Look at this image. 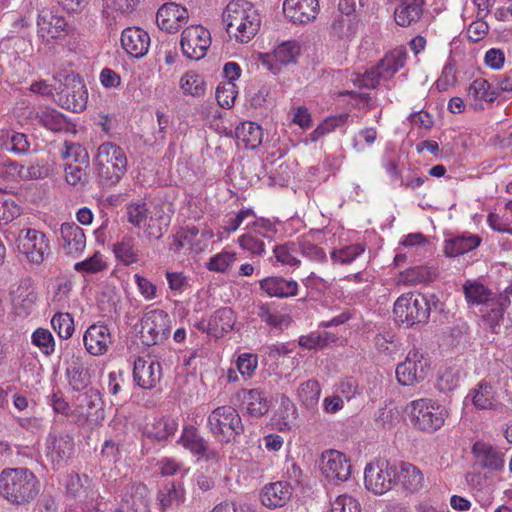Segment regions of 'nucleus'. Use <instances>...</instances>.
<instances>
[{
	"mask_svg": "<svg viewBox=\"0 0 512 512\" xmlns=\"http://www.w3.org/2000/svg\"><path fill=\"white\" fill-rule=\"evenodd\" d=\"M223 23L231 38L248 43L261 26V18L254 5L246 0H232L223 11Z\"/></svg>",
	"mask_w": 512,
	"mask_h": 512,
	"instance_id": "1",
	"label": "nucleus"
},
{
	"mask_svg": "<svg viewBox=\"0 0 512 512\" xmlns=\"http://www.w3.org/2000/svg\"><path fill=\"white\" fill-rule=\"evenodd\" d=\"M39 493V481L27 468H5L0 473V496L13 505H26Z\"/></svg>",
	"mask_w": 512,
	"mask_h": 512,
	"instance_id": "2",
	"label": "nucleus"
},
{
	"mask_svg": "<svg viewBox=\"0 0 512 512\" xmlns=\"http://www.w3.org/2000/svg\"><path fill=\"white\" fill-rule=\"evenodd\" d=\"M99 183L102 186L116 185L127 171L128 160L124 150L115 143L104 142L93 159Z\"/></svg>",
	"mask_w": 512,
	"mask_h": 512,
	"instance_id": "3",
	"label": "nucleus"
},
{
	"mask_svg": "<svg viewBox=\"0 0 512 512\" xmlns=\"http://www.w3.org/2000/svg\"><path fill=\"white\" fill-rule=\"evenodd\" d=\"M207 426L214 438L221 443L235 441L244 432L238 411L229 405L216 407L208 416Z\"/></svg>",
	"mask_w": 512,
	"mask_h": 512,
	"instance_id": "4",
	"label": "nucleus"
},
{
	"mask_svg": "<svg viewBox=\"0 0 512 512\" xmlns=\"http://www.w3.org/2000/svg\"><path fill=\"white\" fill-rule=\"evenodd\" d=\"M393 313L396 321L407 327L425 324L430 316L429 301L424 295L406 293L395 301Z\"/></svg>",
	"mask_w": 512,
	"mask_h": 512,
	"instance_id": "5",
	"label": "nucleus"
},
{
	"mask_svg": "<svg viewBox=\"0 0 512 512\" xmlns=\"http://www.w3.org/2000/svg\"><path fill=\"white\" fill-rule=\"evenodd\" d=\"M413 426L424 432H434L440 429L445 421V408L431 399L421 398L409 404Z\"/></svg>",
	"mask_w": 512,
	"mask_h": 512,
	"instance_id": "6",
	"label": "nucleus"
},
{
	"mask_svg": "<svg viewBox=\"0 0 512 512\" xmlns=\"http://www.w3.org/2000/svg\"><path fill=\"white\" fill-rule=\"evenodd\" d=\"M171 331V318L161 309L150 310L141 318L140 339L146 346L163 343Z\"/></svg>",
	"mask_w": 512,
	"mask_h": 512,
	"instance_id": "7",
	"label": "nucleus"
},
{
	"mask_svg": "<svg viewBox=\"0 0 512 512\" xmlns=\"http://www.w3.org/2000/svg\"><path fill=\"white\" fill-rule=\"evenodd\" d=\"M396 469V463L385 459L367 464L364 471L365 487L378 495L386 493L397 483Z\"/></svg>",
	"mask_w": 512,
	"mask_h": 512,
	"instance_id": "8",
	"label": "nucleus"
},
{
	"mask_svg": "<svg viewBox=\"0 0 512 512\" xmlns=\"http://www.w3.org/2000/svg\"><path fill=\"white\" fill-rule=\"evenodd\" d=\"M429 360L417 349L408 352L405 360L396 367V377L403 386L422 382L429 374Z\"/></svg>",
	"mask_w": 512,
	"mask_h": 512,
	"instance_id": "9",
	"label": "nucleus"
},
{
	"mask_svg": "<svg viewBox=\"0 0 512 512\" xmlns=\"http://www.w3.org/2000/svg\"><path fill=\"white\" fill-rule=\"evenodd\" d=\"M88 93L82 80L76 75H67L63 88L57 93L58 104L69 111L81 112L85 109Z\"/></svg>",
	"mask_w": 512,
	"mask_h": 512,
	"instance_id": "10",
	"label": "nucleus"
},
{
	"mask_svg": "<svg viewBox=\"0 0 512 512\" xmlns=\"http://www.w3.org/2000/svg\"><path fill=\"white\" fill-rule=\"evenodd\" d=\"M210 44V32L201 25L189 26L182 32L180 45L183 55L188 59H202Z\"/></svg>",
	"mask_w": 512,
	"mask_h": 512,
	"instance_id": "11",
	"label": "nucleus"
},
{
	"mask_svg": "<svg viewBox=\"0 0 512 512\" xmlns=\"http://www.w3.org/2000/svg\"><path fill=\"white\" fill-rule=\"evenodd\" d=\"M17 250L34 264H40L49 249L46 236L36 229H22L17 237Z\"/></svg>",
	"mask_w": 512,
	"mask_h": 512,
	"instance_id": "12",
	"label": "nucleus"
},
{
	"mask_svg": "<svg viewBox=\"0 0 512 512\" xmlns=\"http://www.w3.org/2000/svg\"><path fill=\"white\" fill-rule=\"evenodd\" d=\"M72 31L63 16L54 13L51 10L43 9L37 17V36L45 43L52 40L61 39Z\"/></svg>",
	"mask_w": 512,
	"mask_h": 512,
	"instance_id": "13",
	"label": "nucleus"
},
{
	"mask_svg": "<svg viewBox=\"0 0 512 512\" xmlns=\"http://www.w3.org/2000/svg\"><path fill=\"white\" fill-rule=\"evenodd\" d=\"M126 216L130 224L143 229L150 239H160L163 236L162 227L157 224L158 219L149 216V210L145 202H132L126 206Z\"/></svg>",
	"mask_w": 512,
	"mask_h": 512,
	"instance_id": "14",
	"label": "nucleus"
},
{
	"mask_svg": "<svg viewBox=\"0 0 512 512\" xmlns=\"http://www.w3.org/2000/svg\"><path fill=\"white\" fill-rule=\"evenodd\" d=\"M74 440L67 433L51 431L46 439L45 454L54 468H60L74 453Z\"/></svg>",
	"mask_w": 512,
	"mask_h": 512,
	"instance_id": "15",
	"label": "nucleus"
},
{
	"mask_svg": "<svg viewBox=\"0 0 512 512\" xmlns=\"http://www.w3.org/2000/svg\"><path fill=\"white\" fill-rule=\"evenodd\" d=\"M300 55V46L296 41H285L279 44L272 54L261 55L260 61L264 68L277 74L282 66L295 63Z\"/></svg>",
	"mask_w": 512,
	"mask_h": 512,
	"instance_id": "16",
	"label": "nucleus"
},
{
	"mask_svg": "<svg viewBox=\"0 0 512 512\" xmlns=\"http://www.w3.org/2000/svg\"><path fill=\"white\" fill-rule=\"evenodd\" d=\"M236 323V315L229 307L216 310L208 319H202L195 327L214 337H222L230 332Z\"/></svg>",
	"mask_w": 512,
	"mask_h": 512,
	"instance_id": "17",
	"label": "nucleus"
},
{
	"mask_svg": "<svg viewBox=\"0 0 512 512\" xmlns=\"http://www.w3.org/2000/svg\"><path fill=\"white\" fill-rule=\"evenodd\" d=\"M321 471L329 480L346 481L351 474L350 460L339 451L327 450L322 453Z\"/></svg>",
	"mask_w": 512,
	"mask_h": 512,
	"instance_id": "18",
	"label": "nucleus"
},
{
	"mask_svg": "<svg viewBox=\"0 0 512 512\" xmlns=\"http://www.w3.org/2000/svg\"><path fill=\"white\" fill-rule=\"evenodd\" d=\"M188 17L185 7L175 2H167L158 9L156 21L161 30L172 33L178 31L182 24L187 22Z\"/></svg>",
	"mask_w": 512,
	"mask_h": 512,
	"instance_id": "19",
	"label": "nucleus"
},
{
	"mask_svg": "<svg viewBox=\"0 0 512 512\" xmlns=\"http://www.w3.org/2000/svg\"><path fill=\"white\" fill-rule=\"evenodd\" d=\"M283 12L291 22L305 24L316 18L319 3L318 0H285Z\"/></svg>",
	"mask_w": 512,
	"mask_h": 512,
	"instance_id": "20",
	"label": "nucleus"
},
{
	"mask_svg": "<svg viewBox=\"0 0 512 512\" xmlns=\"http://www.w3.org/2000/svg\"><path fill=\"white\" fill-rule=\"evenodd\" d=\"M162 378L159 362L138 358L134 362L133 380L142 389H153Z\"/></svg>",
	"mask_w": 512,
	"mask_h": 512,
	"instance_id": "21",
	"label": "nucleus"
},
{
	"mask_svg": "<svg viewBox=\"0 0 512 512\" xmlns=\"http://www.w3.org/2000/svg\"><path fill=\"white\" fill-rule=\"evenodd\" d=\"M121 44L132 57L141 58L150 46L149 34L139 27H128L122 31Z\"/></svg>",
	"mask_w": 512,
	"mask_h": 512,
	"instance_id": "22",
	"label": "nucleus"
},
{
	"mask_svg": "<svg viewBox=\"0 0 512 512\" xmlns=\"http://www.w3.org/2000/svg\"><path fill=\"white\" fill-rule=\"evenodd\" d=\"M61 246L66 254L78 256L86 247V236L75 223H63L59 229Z\"/></svg>",
	"mask_w": 512,
	"mask_h": 512,
	"instance_id": "23",
	"label": "nucleus"
},
{
	"mask_svg": "<svg viewBox=\"0 0 512 512\" xmlns=\"http://www.w3.org/2000/svg\"><path fill=\"white\" fill-rule=\"evenodd\" d=\"M83 341L85 348L91 355H102L111 344L109 328L104 324H93L84 333Z\"/></svg>",
	"mask_w": 512,
	"mask_h": 512,
	"instance_id": "24",
	"label": "nucleus"
},
{
	"mask_svg": "<svg viewBox=\"0 0 512 512\" xmlns=\"http://www.w3.org/2000/svg\"><path fill=\"white\" fill-rule=\"evenodd\" d=\"M80 415L87 421L103 418V401L98 389L90 388L76 398Z\"/></svg>",
	"mask_w": 512,
	"mask_h": 512,
	"instance_id": "25",
	"label": "nucleus"
},
{
	"mask_svg": "<svg viewBox=\"0 0 512 512\" xmlns=\"http://www.w3.org/2000/svg\"><path fill=\"white\" fill-rule=\"evenodd\" d=\"M292 487L286 481H277L264 486L260 494L261 503L269 508L283 507L291 498Z\"/></svg>",
	"mask_w": 512,
	"mask_h": 512,
	"instance_id": "26",
	"label": "nucleus"
},
{
	"mask_svg": "<svg viewBox=\"0 0 512 512\" xmlns=\"http://www.w3.org/2000/svg\"><path fill=\"white\" fill-rule=\"evenodd\" d=\"M498 93L491 89L490 83L484 78L475 79L467 89V101L474 111L484 109V102L492 103Z\"/></svg>",
	"mask_w": 512,
	"mask_h": 512,
	"instance_id": "27",
	"label": "nucleus"
},
{
	"mask_svg": "<svg viewBox=\"0 0 512 512\" xmlns=\"http://www.w3.org/2000/svg\"><path fill=\"white\" fill-rule=\"evenodd\" d=\"M260 289L269 297L288 298L296 296L299 285L295 280L279 276L266 277L259 281Z\"/></svg>",
	"mask_w": 512,
	"mask_h": 512,
	"instance_id": "28",
	"label": "nucleus"
},
{
	"mask_svg": "<svg viewBox=\"0 0 512 512\" xmlns=\"http://www.w3.org/2000/svg\"><path fill=\"white\" fill-rule=\"evenodd\" d=\"M397 483L409 492L416 493L424 487V476L420 469L409 462L396 463Z\"/></svg>",
	"mask_w": 512,
	"mask_h": 512,
	"instance_id": "29",
	"label": "nucleus"
},
{
	"mask_svg": "<svg viewBox=\"0 0 512 512\" xmlns=\"http://www.w3.org/2000/svg\"><path fill=\"white\" fill-rule=\"evenodd\" d=\"M339 11L331 24V33L333 36L342 40H351L357 32L358 19L352 12H343V3H339Z\"/></svg>",
	"mask_w": 512,
	"mask_h": 512,
	"instance_id": "30",
	"label": "nucleus"
},
{
	"mask_svg": "<svg viewBox=\"0 0 512 512\" xmlns=\"http://www.w3.org/2000/svg\"><path fill=\"white\" fill-rule=\"evenodd\" d=\"M472 450L482 468L491 471H500L504 468V454L497 448L477 442L473 445Z\"/></svg>",
	"mask_w": 512,
	"mask_h": 512,
	"instance_id": "31",
	"label": "nucleus"
},
{
	"mask_svg": "<svg viewBox=\"0 0 512 512\" xmlns=\"http://www.w3.org/2000/svg\"><path fill=\"white\" fill-rule=\"evenodd\" d=\"M0 148L17 156L25 155L30 150V142L26 134L15 130L0 131Z\"/></svg>",
	"mask_w": 512,
	"mask_h": 512,
	"instance_id": "32",
	"label": "nucleus"
},
{
	"mask_svg": "<svg viewBox=\"0 0 512 512\" xmlns=\"http://www.w3.org/2000/svg\"><path fill=\"white\" fill-rule=\"evenodd\" d=\"M424 0H401L394 11L395 21L402 27L418 21L423 12Z\"/></svg>",
	"mask_w": 512,
	"mask_h": 512,
	"instance_id": "33",
	"label": "nucleus"
},
{
	"mask_svg": "<svg viewBox=\"0 0 512 512\" xmlns=\"http://www.w3.org/2000/svg\"><path fill=\"white\" fill-rule=\"evenodd\" d=\"M407 58L405 48L398 47L388 52L377 64L383 80L391 79L395 73L404 67Z\"/></svg>",
	"mask_w": 512,
	"mask_h": 512,
	"instance_id": "34",
	"label": "nucleus"
},
{
	"mask_svg": "<svg viewBox=\"0 0 512 512\" xmlns=\"http://www.w3.org/2000/svg\"><path fill=\"white\" fill-rule=\"evenodd\" d=\"M465 299L471 305L487 306L498 294L492 293L484 284L475 280H467L463 284Z\"/></svg>",
	"mask_w": 512,
	"mask_h": 512,
	"instance_id": "35",
	"label": "nucleus"
},
{
	"mask_svg": "<svg viewBox=\"0 0 512 512\" xmlns=\"http://www.w3.org/2000/svg\"><path fill=\"white\" fill-rule=\"evenodd\" d=\"M480 243L479 236L463 234L445 242V254L449 257H457L476 249Z\"/></svg>",
	"mask_w": 512,
	"mask_h": 512,
	"instance_id": "36",
	"label": "nucleus"
},
{
	"mask_svg": "<svg viewBox=\"0 0 512 512\" xmlns=\"http://www.w3.org/2000/svg\"><path fill=\"white\" fill-rule=\"evenodd\" d=\"M438 271L433 266L419 265L413 266L400 274V282L405 285L415 286L428 283L436 279Z\"/></svg>",
	"mask_w": 512,
	"mask_h": 512,
	"instance_id": "37",
	"label": "nucleus"
},
{
	"mask_svg": "<svg viewBox=\"0 0 512 512\" xmlns=\"http://www.w3.org/2000/svg\"><path fill=\"white\" fill-rule=\"evenodd\" d=\"M184 499L185 491L180 484L171 483L164 485L157 493L161 512L179 506L184 502Z\"/></svg>",
	"mask_w": 512,
	"mask_h": 512,
	"instance_id": "38",
	"label": "nucleus"
},
{
	"mask_svg": "<svg viewBox=\"0 0 512 512\" xmlns=\"http://www.w3.org/2000/svg\"><path fill=\"white\" fill-rule=\"evenodd\" d=\"M66 376L68 383L72 390L83 391L91 383V369L84 363L76 361L73 362L66 369Z\"/></svg>",
	"mask_w": 512,
	"mask_h": 512,
	"instance_id": "39",
	"label": "nucleus"
},
{
	"mask_svg": "<svg viewBox=\"0 0 512 512\" xmlns=\"http://www.w3.org/2000/svg\"><path fill=\"white\" fill-rule=\"evenodd\" d=\"M129 496H126L125 503L129 512H151L149 508V490L146 485L132 484L128 488Z\"/></svg>",
	"mask_w": 512,
	"mask_h": 512,
	"instance_id": "40",
	"label": "nucleus"
},
{
	"mask_svg": "<svg viewBox=\"0 0 512 512\" xmlns=\"http://www.w3.org/2000/svg\"><path fill=\"white\" fill-rule=\"evenodd\" d=\"M235 135L245 148L255 149L262 143L263 131L258 124L247 121L236 127Z\"/></svg>",
	"mask_w": 512,
	"mask_h": 512,
	"instance_id": "41",
	"label": "nucleus"
},
{
	"mask_svg": "<svg viewBox=\"0 0 512 512\" xmlns=\"http://www.w3.org/2000/svg\"><path fill=\"white\" fill-rule=\"evenodd\" d=\"M242 403L247 414L253 418H260L269 410V402L266 396L257 389L245 391Z\"/></svg>",
	"mask_w": 512,
	"mask_h": 512,
	"instance_id": "42",
	"label": "nucleus"
},
{
	"mask_svg": "<svg viewBox=\"0 0 512 512\" xmlns=\"http://www.w3.org/2000/svg\"><path fill=\"white\" fill-rule=\"evenodd\" d=\"M257 316L271 328L283 330L287 328L292 319L288 314H282L273 309L267 303H261L257 306Z\"/></svg>",
	"mask_w": 512,
	"mask_h": 512,
	"instance_id": "43",
	"label": "nucleus"
},
{
	"mask_svg": "<svg viewBox=\"0 0 512 512\" xmlns=\"http://www.w3.org/2000/svg\"><path fill=\"white\" fill-rule=\"evenodd\" d=\"M179 443L194 455L199 456H204L208 447L207 442L192 425L184 427Z\"/></svg>",
	"mask_w": 512,
	"mask_h": 512,
	"instance_id": "44",
	"label": "nucleus"
},
{
	"mask_svg": "<svg viewBox=\"0 0 512 512\" xmlns=\"http://www.w3.org/2000/svg\"><path fill=\"white\" fill-rule=\"evenodd\" d=\"M113 252L115 257L126 266L139 261V254L135 249V239L131 236H124L120 241L115 243Z\"/></svg>",
	"mask_w": 512,
	"mask_h": 512,
	"instance_id": "45",
	"label": "nucleus"
},
{
	"mask_svg": "<svg viewBox=\"0 0 512 512\" xmlns=\"http://www.w3.org/2000/svg\"><path fill=\"white\" fill-rule=\"evenodd\" d=\"M473 405L480 410H492L496 407L493 387L490 383L481 381L471 391Z\"/></svg>",
	"mask_w": 512,
	"mask_h": 512,
	"instance_id": "46",
	"label": "nucleus"
},
{
	"mask_svg": "<svg viewBox=\"0 0 512 512\" xmlns=\"http://www.w3.org/2000/svg\"><path fill=\"white\" fill-rule=\"evenodd\" d=\"M37 294L28 286H19L12 299V304L18 315H28L34 307Z\"/></svg>",
	"mask_w": 512,
	"mask_h": 512,
	"instance_id": "47",
	"label": "nucleus"
},
{
	"mask_svg": "<svg viewBox=\"0 0 512 512\" xmlns=\"http://www.w3.org/2000/svg\"><path fill=\"white\" fill-rule=\"evenodd\" d=\"M509 305V296L500 293L492 302L485 306L487 311L484 314V318L493 330L503 319L504 312Z\"/></svg>",
	"mask_w": 512,
	"mask_h": 512,
	"instance_id": "48",
	"label": "nucleus"
},
{
	"mask_svg": "<svg viewBox=\"0 0 512 512\" xmlns=\"http://www.w3.org/2000/svg\"><path fill=\"white\" fill-rule=\"evenodd\" d=\"M297 394L307 409H314L319 402L321 387L318 381L310 379L300 384Z\"/></svg>",
	"mask_w": 512,
	"mask_h": 512,
	"instance_id": "49",
	"label": "nucleus"
},
{
	"mask_svg": "<svg viewBox=\"0 0 512 512\" xmlns=\"http://www.w3.org/2000/svg\"><path fill=\"white\" fill-rule=\"evenodd\" d=\"M177 422L170 418H160L147 428L146 435L158 441L167 439L177 430Z\"/></svg>",
	"mask_w": 512,
	"mask_h": 512,
	"instance_id": "50",
	"label": "nucleus"
},
{
	"mask_svg": "<svg viewBox=\"0 0 512 512\" xmlns=\"http://www.w3.org/2000/svg\"><path fill=\"white\" fill-rule=\"evenodd\" d=\"M40 123L47 129L60 132L68 129V121L66 117L59 111L47 108L38 115Z\"/></svg>",
	"mask_w": 512,
	"mask_h": 512,
	"instance_id": "51",
	"label": "nucleus"
},
{
	"mask_svg": "<svg viewBox=\"0 0 512 512\" xmlns=\"http://www.w3.org/2000/svg\"><path fill=\"white\" fill-rule=\"evenodd\" d=\"M180 87L184 94L193 97H200L205 93L204 79L193 71H188L181 77Z\"/></svg>",
	"mask_w": 512,
	"mask_h": 512,
	"instance_id": "52",
	"label": "nucleus"
},
{
	"mask_svg": "<svg viewBox=\"0 0 512 512\" xmlns=\"http://www.w3.org/2000/svg\"><path fill=\"white\" fill-rule=\"evenodd\" d=\"M297 245L301 255L308 260L317 263L326 261L327 256L323 248L315 244L308 236L298 239Z\"/></svg>",
	"mask_w": 512,
	"mask_h": 512,
	"instance_id": "53",
	"label": "nucleus"
},
{
	"mask_svg": "<svg viewBox=\"0 0 512 512\" xmlns=\"http://www.w3.org/2000/svg\"><path fill=\"white\" fill-rule=\"evenodd\" d=\"M51 325L58 336L65 340L72 337L75 330L74 319L70 313H56L51 319Z\"/></svg>",
	"mask_w": 512,
	"mask_h": 512,
	"instance_id": "54",
	"label": "nucleus"
},
{
	"mask_svg": "<svg viewBox=\"0 0 512 512\" xmlns=\"http://www.w3.org/2000/svg\"><path fill=\"white\" fill-rule=\"evenodd\" d=\"M348 118L349 115L346 113L326 117L311 133V139L316 141L325 134L334 131L337 127L343 126L347 122Z\"/></svg>",
	"mask_w": 512,
	"mask_h": 512,
	"instance_id": "55",
	"label": "nucleus"
},
{
	"mask_svg": "<svg viewBox=\"0 0 512 512\" xmlns=\"http://www.w3.org/2000/svg\"><path fill=\"white\" fill-rule=\"evenodd\" d=\"M297 247L294 242H287L275 246L273 252L276 260L283 265L299 266L300 260L297 257Z\"/></svg>",
	"mask_w": 512,
	"mask_h": 512,
	"instance_id": "56",
	"label": "nucleus"
},
{
	"mask_svg": "<svg viewBox=\"0 0 512 512\" xmlns=\"http://www.w3.org/2000/svg\"><path fill=\"white\" fill-rule=\"evenodd\" d=\"M365 251L363 244H352L331 252V259L339 264H350Z\"/></svg>",
	"mask_w": 512,
	"mask_h": 512,
	"instance_id": "57",
	"label": "nucleus"
},
{
	"mask_svg": "<svg viewBox=\"0 0 512 512\" xmlns=\"http://www.w3.org/2000/svg\"><path fill=\"white\" fill-rule=\"evenodd\" d=\"M89 479L86 475L69 474L65 481V488L68 495L77 498L86 495Z\"/></svg>",
	"mask_w": 512,
	"mask_h": 512,
	"instance_id": "58",
	"label": "nucleus"
},
{
	"mask_svg": "<svg viewBox=\"0 0 512 512\" xmlns=\"http://www.w3.org/2000/svg\"><path fill=\"white\" fill-rule=\"evenodd\" d=\"M32 343L47 356L55 350L54 337L48 329L38 328L32 334Z\"/></svg>",
	"mask_w": 512,
	"mask_h": 512,
	"instance_id": "59",
	"label": "nucleus"
},
{
	"mask_svg": "<svg viewBox=\"0 0 512 512\" xmlns=\"http://www.w3.org/2000/svg\"><path fill=\"white\" fill-rule=\"evenodd\" d=\"M238 243L243 250H246L254 255L259 256L265 252L264 241L252 230L240 236Z\"/></svg>",
	"mask_w": 512,
	"mask_h": 512,
	"instance_id": "60",
	"label": "nucleus"
},
{
	"mask_svg": "<svg viewBox=\"0 0 512 512\" xmlns=\"http://www.w3.org/2000/svg\"><path fill=\"white\" fill-rule=\"evenodd\" d=\"M236 261V254L231 252H221L209 259L207 268L210 271L225 273Z\"/></svg>",
	"mask_w": 512,
	"mask_h": 512,
	"instance_id": "61",
	"label": "nucleus"
},
{
	"mask_svg": "<svg viewBox=\"0 0 512 512\" xmlns=\"http://www.w3.org/2000/svg\"><path fill=\"white\" fill-rule=\"evenodd\" d=\"M20 215V207L7 196L0 195V225H6Z\"/></svg>",
	"mask_w": 512,
	"mask_h": 512,
	"instance_id": "62",
	"label": "nucleus"
},
{
	"mask_svg": "<svg viewBox=\"0 0 512 512\" xmlns=\"http://www.w3.org/2000/svg\"><path fill=\"white\" fill-rule=\"evenodd\" d=\"M106 268V263L103 261L102 255L99 252H96L90 258H87L84 261L77 262L74 265V269L77 272L94 274L100 272Z\"/></svg>",
	"mask_w": 512,
	"mask_h": 512,
	"instance_id": "63",
	"label": "nucleus"
},
{
	"mask_svg": "<svg viewBox=\"0 0 512 512\" xmlns=\"http://www.w3.org/2000/svg\"><path fill=\"white\" fill-rule=\"evenodd\" d=\"M360 504L352 496L339 495L331 504V512H360Z\"/></svg>",
	"mask_w": 512,
	"mask_h": 512,
	"instance_id": "64",
	"label": "nucleus"
}]
</instances>
